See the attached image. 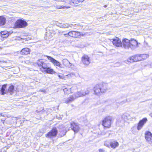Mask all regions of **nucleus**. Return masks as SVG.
Segmentation results:
<instances>
[{"mask_svg":"<svg viewBox=\"0 0 152 152\" xmlns=\"http://www.w3.org/2000/svg\"><path fill=\"white\" fill-rule=\"evenodd\" d=\"M70 127H71V129L73 130L75 133L77 132L80 129L78 124L74 122L69 123L66 126L62 125H60L59 126V135L60 137H62L64 135L66 134L67 130H69V129H67Z\"/></svg>","mask_w":152,"mask_h":152,"instance_id":"1","label":"nucleus"},{"mask_svg":"<svg viewBox=\"0 0 152 152\" xmlns=\"http://www.w3.org/2000/svg\"><path fill=\"white\" fill-rule=\"evenodd\" d=\"M107 89L106 84H97L94 88V94L99 95L101 93L105 92Z\"/></svg>","mask_w":152,"mask_h":152,"instance_id":"2","label":"nucleus"},{"mask_svg":"<svg viewBox=\"0 0 152 152\" xmlns=\"http://www.w3.org/2000/svg\"><path fill=\"white\" fill-rule=\"evenodd\" d=\"M84 96L83 94V90H81L77 92L75 94L71 96L69 98L65 99V102L66 103H69L73 101L77 98Z\"/></svg>","mask_w":152,"mask_h":152,"instance_id":"3","label":"nucleus"},{"mask_svg":"<svg viewBox=\"0 0 152 152\" xmlns=\"http://www.w3.org/2000/svg\"><path fill=\"white\" fill-rule=\"evenodd\" d=\"M28 25L27 23L23 19L17 20L15 24V28H24Z\"/></svg>","mask_w":152,"mask_h":152,"instance_id":"4","label":"nucleus"},{"mask_svg":"<svg viewBox=\"0 0 152 152\" xmlns=\"http://www.w3.org/2000/svg\"><path fill=\"white\" fill-rule=\"evenodd\" d=\"M113 118L111 116L105 117L102 121V125L105 127L109 128L110 127Z\"/></svg>","mask_w":152,"mask_h":152,"instance_id":"5","label":"nucleus"},{"mask_svg":"<svg viewBox=\"0 0 152 152\" xmlns=\"http://www.w3.org/2000/svg\"><path fill=\"white\" fill-rule=\"evenodd\" d=\"M58 133V130L56 128H53L47 134H46V137L52 138L56 136Z\"/></svg>","mask_w":152,"mask_h":152,"instance_id":"6","label":"nucleus"},{"mask_svg":"<svg viewBox=\"0 0 152 152\" xmlns=\"http://www.w3.org/2000/svg\"><path fill=\"white\" fill-rule=\"evenodd\" d=\"M147 121V119L146 118H144L140 120L138 123L137 126V129L139 131L141 130Z\"/></svg>","mask_w":152,"mask_h":152,"instance_id":"7","label":"nucleus"},{"mask_svg":"<svg viewBox=\"0 0 152 152\" xmlns=\"http://www.w3.org/2000/svg\"><path fill=\"white\" fill-rule=\"evenodd\" d=\"M130 41L127 39H124L122 40L121 46L125 49H129L130 48Z\"/></svg>","mask_w":152,"mask_h":152,"instance_id":"8","label":"nucleus"},{"mask_svg":"<svg viewBox=\"0 0 152 152\" xmlns=\"http://www.w3.org/2000/svg\"><path fill=\"white\" fill-rule=\"evenodd\" d=\"M46 57L48 59L52 62L54 66H57L60 68L61 64L58 61H57L55 59L52 57L51 56H47Z\"/></svg>","mask_w":152,"mask_h":152,"instance_id":"9","label":"nucleus"},{"mask_svg":"<svg viewBox=\"0 0 152 152\" xmlns=\"http://www.w3.org/2000/svg\"><path fill=\"white\" fill-rule=\"evenodd\" d=\"M152 134L149 131H146L145 134V138L150 143L152 142Z\"/></svg>","mask_w":152,"mask_h":152,"instance_id":"10","label":"nucleus"},{"mask_svg":"<svg viewBox=\"0 0 152 152\" xmlns=\"http://www.w3.org/2000/svg\"><path fill=\"white\" fill-rule=\"evenodd\" d=\"M112 40L113 44L117 47H120L121 46L122 42L119 39L118 37H116L114 39H111Z\"/></svg>","mask_w":152,"mask_h":152,"instance_id":"11","label":"nucleus"},{"mask_svg":"<svg viewBox=\"0 0 152 152\" xmlns=\"http://www.w3.org/2000/svg\"><path fill=\"white\" fill-rule=\"evenodd\" d=\"M138 43L137 41L134 39H131L130 41V48L131 49H134L138 47Z\"/></svg>","mask_w":152,"mask_h":152,"instance_id":"12","label":"nucleus"},{"mask_svg":"<svg viewBox=\"0 0 152 152\" xmlns=\"http://www.w3.org/2000/svg\"><path fill=\"white\" fill-rule=\"evenodd\" d=\"M80 35V33L78 31H71L69 32V36L72 37H77Z\"/></svg>","mask_w":152,"mask_h":152,"instance_id":"13","label":"nucleus"},{"mask_svg":"<svg viewBox=\"0 0 152 152\" xmlns=\"http://www.w3.org/2000/svg\"><path fill=\"white\" fill-rule=\"evenodd\" d=\"M82 61L85 65H88L90 63V59L88 56L86 55L83 56L82 58Z\"/></svg>","mask_w":152,"mask_h":152,"instance_id":"14","label":"nucleus"},{"mask_svg":"<svg viewBox=\"0 0 152 152\" xmlns=\"http://www.w3.org/2000/svg\"><path fill=\"white\" fill-rule=\"evenodd\" d=\"M63 64L69 68H72L73 65L68 60L64 59L62 60Z\"/></svg>","mask_w":152,"mask_h":152,"instance_id":"15","label":"nucleus"},{"mask_svg":"<svg viewBox=\"0 0 152 152\" xmlns=\"http://www.w3.org/2000/svg\"><path fill=\"white\" fill-rule=\"evenodd\" d=\"M30 50L28 48L23 49L21 51V54L22 55H27L30 53Z\"/></svg>","mask_w":152,"mask_h":152,"instance_id":"16","label":"nucleus"},{"mask_svg":"<svg viewBox=\"0 0 152 152\" xmlns=\"http://www.w3.org/2000/svg\"><path fill=\"white\" fill-rule=\"evenodd\" d=\"M110 144L111 147L113 149L115 148L116 147L118 146L119 145L118 142L116 141L111 142L110 143Z\"/></svg>","mask_w":152,"mask_h":152,"instance_id":"17","label":"nucleus"},{"mask_svg":"<svg viewBox=\"0 0 152 152\" xmlns=\"http://www.w3.org/2000/svg\"><path fill=\"white\" fill-rule=\"evenodd\" d=\"M44 71L47 73L50 74H53L56 73V72L54 71L53 69H51L49 67H48Z\"/></svg>","mask_w":152,"mask_h":152,"instance_id":"18","label":"nucleus"},{"mask_svg":"<svg viewBox=\"0 0 152 152\" xmlns=\"http://www.w3.org/2000/svg\"><path fill=\"white\" fill-rule=\"evenodd\" d=\"M57 9H65L66 8H69V7H66V4H64V5H58L56 4L54 6Z\"/></svg>","mask_w":152,"mask_h":152,"instance_id":"19","label":"nucleus"},{"mask_svg":"<svg viewBox=\"0 0 152 152\" xmlns=\"http://www.w3.org/2000/svg\"><path fill=\"white\" fill-rule=\"evenodd\" d=\"M5 18L2 16H0V26L4 25L5 23Z\"/></svg>","mask_w":152,"mask_h":152,"instance_id":"20","label":"nucleus"},{"mask_svg":"<svg viewBox=\"0 0 152 152\" xmlns=\"http://www.w3.org/2000/svg\"><path fill=\"white\" fill-rule=\"evenodd\" d=\"M134 62L141 61V58L140 55H136L134 56Z\"/></svg>","mask_w":152,"mask_h":152,"instance_id":"21","label":"nucleus"},{"mask_svg":"<svg viewBox=\"0 0 152 152\" xmlns=\"http://www.w3.org/2000/svg\"><path fill=\"white\" fill-rule=\"evenodd\" d=\"M140 55L141 58V61L142 60L145 59L149 57V55L148 54H142Z\"/></svg>","mask_w":152,"mask_h":152,"instance_id":"22","label":"nucleus"},{"mask_svg":"<svg viewBox=\"0 0 152 152\" xmlns=\"http://www.w3.org/2000/svg\"><path fill=\"white\" fill-rule=\"evenodd\" d=\"M122 118L123 119V120L121 121L122 123L124 121H126L130 119V118H129L126 115L123 114L122 116Z\"/></svg>","mask_w":152,"mask_h":152,"instance_id":"23","label":"nucleus"},{"mask_svg":"<svg viewBox=\"0 0 152 152\" xmlns=\"http://www.w3.org/2000/svg\"><path fill=\"white\" fill-rule=\"evenodd\" d=\"M44 62L43 60L40 59L37 61V63L38 66H42Z\"/></svg>","mask_w":152,"mask_h":152,"instance_id":"24","label":"nucleus"},{"mask_svg":"<svg viewBox=\"0 0 152 152\" xmlns=\"http://www.w3.org/2000/svg\"><path fill=\"white\" fill-rule=\"evenodd\" d=\"M63 90L64 93L66 94H69L71 92L70 88H65Z\"/></svg>","mask_w":152,"mask_h":152,"instance_id":"25","label":"nucleus"},{"mask_svg":"<svg viewBox=\"0 0 152 152\" xmlns=\"http://www.w3.org/2000/svg\"><path fill=\"white\" fill-rule=\"evenodd\" d=\"M72 26L71 28H72L73 29H80V26L78 24H72Z\"/></svg>","mask_w":152,"mask_h":152,"instance_id":"26","label":"nucleus"},{"mask_svg":"<svg viewBox=\"0 0 152 152\" xmlns=\"http://www.w3.org/2000/svg\"><path fill=\"white\" fill-rule=\"evenodd\" d=\"M63 24V28H69V27H72V24H69V23H65Z\"/></svg>","mask_w":152,"mask_h":152,"instance_id":"27","label":"nucleus"},{"mask_svg":"<svg viewBox=\"0 0 152 152\" xmlns=\"http://www.w3.org/2000/svg\"><path fill=\"white\" fill-rule=\"evenodd\" d=\"M74 4H78L83 2L84 0H71Z\"/></svg>","mask_w":152,"mask_h":152,"instance_id":"28","label":"nucleus"},{"mask_svg":"<svg viewBox=\"0 0 152 152\" xmlns=\"http://www.w3.org/2000/svg\"><path fill=\"white\" fill-rule=\"evenodd\" d=\"M6 87V85H3L1 89V91L2 92V94L3 95L5 93L4 92L5 91V89Z\"/></svg>","mask_w":152,"mask_h":152,"instance_id":"29","label":"nucleus"},{"mask_svg":"<svg viewBox=\"0 0 152 152\" xmlns=\"http://www.w3.org/2000/svg\"><path fill=\"white\" fill-rule=\"evenodd\" d=\"M1 34L2 35V37L3 38L7 37L8 36V34L7 33L6 31L1 32Z\"/></svg>","mask_w":152,"mask_h":152,"instance_id":"30","label":"nucleus"},{"mask_svg":"<svg viewBox=\"0 0 152 152\" xmlns=\"http://www.w3.org/2000/svg\"><path fill=\"white\" fill-rule=\"evenodd\" d=\"M14 86L13 85L10 86L8 89V91L10 92H12L14 90Z\"/></svg>","mask_w":152,"mask_h":152,"instance_id":"31","label":"nucleus"},{"mask_svg":"<svg viewBox=\"0 0 152 152\" xmlns=\"http://www.w3.org/2000/svg\"><path fill=\"white\" fill-rule=\"evenodd\" d=\"M127 61L130 63H132L134 62V56H132L128 58L127 59Z\"/></svg>","mask_w":152,"mask_h":152,"instance_id":"32","label":"nucleus"},{"mask_svg":"<svg viewBox=\"0 0 152 152\" xmlns=\"http://www.w3.org/2000/svg\"><path fill=\"white\" fill-rule=\"evenodd\" d=\"M90 90L89 88H88L85 91L83 90V94H84V96L88 94L90 92Z\"/></svg>","mask_w":152,"mask_h":152,"instance_id":"33","label":"nucleus"},{"mask_svg":"<svg viewBox=\"0 0 152 152\" xmlns=\"http://www.w3.org/2000/svg\"><path fill=\"white\" fill-rule=\"evenodd\" d=\"M42 68H43L44 69V71L45 69H46L47 68H48V66L47 64L46 63H45V62L43 63L42 65L41 66Z\"/></svg>","mask_w":152,"mask_h":152,"instance_id":"34","label":"nucleus"},{"mask_svg":"<svg viewBox=\"0 0 152 152\" xmlns=\"http://www.w3.org/2000/svg\"><path fill=\"white\" fill-rule=\"evenodd\" d=\"M75 75V74L73 72L69 73V74L65 75L68 77H70Z\"/></svg>","mask_w":152,"mask_h":152,"instance_id":"35","label":"nucleus"},{"mask_svg":"<svg viewBox=\"0 0 152 152\" xmlns=\"http://www.w3.org/2000/svg\"><path fill=\"white\" fill-rule=\"evenodd\" d=\"M58 76L59 78L61 79H63L64 78V76L62 75L58 74Z\"/></svg>","mask_w":152,"mask_h":152,"instance_id":"36","label":"nucleus"},{"mask_svg":"<svg viewBox=\"0 0 152 152\" xmlns=\"http://www.w3.org/2000/svg\"><path fill=\"white\" fill-rule=\"evenodd\" d=\"M57 26H58L61 28H63V24L61 23H60L59 25H57Z\"/></svg>","mask_w":152,"mask_h":152,"instance_id":"37","label":"nucleus"},{"mask_svg":"<svg viewBox=\"0 0 152 152\" xmlns=\"http://www.w3.org/2000/svg\"><path fill=\"white\" fill-rule=\"evenodd\" d=\"M99 152H104V151L103 149H99Z\"/></svg>","mask_w":152,"mask_h":152,"instance_id":"38","label":"nucleus"},{"mask_svg":"<svg viewBox=\"0 0 152 152\" xmlns=\"http://www.w3.org/2000/svg\"><path fill=\"white\" fill-rule=\"evenodd\" d=\"M64 36L65 37H68L69 36V32L67 34H64Z\"/></svg>","mask_w":152,"mask_h":152,"instance_id":"39","label":"nucleus"},{"mask_svg":"<svg viewBox=\"0 0 152 152\" xmlns=\"http://www.w3.org/2000/svg\"><path fill=\"white\" fill-rule=\"evenodd\" d=\"M54 1H64V0H53Z\"/></svg>","mask_w":152,"mask_h":152,"instance_id":"40","label":"nucleus"},{"mask_svg":"<svg viewBox=\"0 0 152 152\" xmlns=\"http://www.w3.org/2000/svg\"><path fill=\"white\" fill-rule=\"evenodd\" d=\"M136 129V126H134L132 128V131H133V130H134V129Z\"/></svg>","mask_w":152,"mask_h":152,"instance_id":"41","label":"nucleus"},{"mask_svg":"<svg viewBox=\"0 0 152 152\" xmlns=\"http://www.w3.org/2000/svg\"><path fill=\"white\" fill-rule=\"evenodd\" d=\"M104 145H105V146H107V147H109V145H107L106 144V143H104Z\"/></svg>","mask_w":152,"mask_h":152,"instance_id":"42","label":"nucleus"},{"mask_svg":"<svg viewBox=\"0 0 152 152\" xmlns=\"http://www.w3.org/2000/svg\"><path fill=\"white\" fill-rule=\"evenodd\" d=\"M40 91L41 92H45V90H40Z\"/></svg>","mask_w":152,"mask_h":152,"instance_id":"43","label":"nucleus"},{"mask_svg":"<svg viewBox=\"0 0 152 152\" xmlns=\"http://www.w3.org/2000/svg\"><path fill=\"white\" fill-rule=\"evenodd\" d=\"M81 34V35L80 36L82 35V36H84L85 35V34Z\"/></svg>","mask_w":152,"mask_h":152,"instance_id":"44","label":"nucleus"},{"mask_svg":"<svg viewBox=\"0 0 152 152\" xmlns=\"http://www.w3.org/2000/svg\"><path fill=\"white\" fill-rule=\"evenodd\" d=\"M150 115L152 117V113L150 114Z\"/></svg>","mask_w":152,"mask_h":152,"instance_id":"45","label":"nucleus"},{"mask_svg":"<svg viewBox=\"0 0 152 152\" xmlns=\"http://www.w3.org/2000/svg\"><path fill=\"white\" fill-rule=\"evenodd\" d=\"M117 124H119V122L118 121L117 122Z\"/></svg>","mask_w":152,"mask_h":152,"instance_id":"46","label":"nucleus"},{"mask_svg":"<svg viewBox=\"0 0 152 152\" xmlns=\"http://www.w3.org/2000/svg\"><path fill=\"white\" fill-rule=\"evenodd\" d=\"M126 101H127V100H125V102H126Z\"/></svg>","mask_w":152,"mask_h":152,"instance_id":"47","label":"nucleus"},{"mask_svg":"<svg viewBox=\"0 0 152 152\" xmlns=\"http://www.w3.org/2000/svg\"><path fill=\"white\" fill-rule=\"evenodd\" d=\"M1 113H0V115H1Z\"/></svg>","mask_w":152,"mask_h":152,"instance_id":"48","label":"nucleus"},{"mask_svg":"<svg viewBox=\"0 0 152 152\" xmlns=\"http://www.w3.org/2000/svg\"><path fill=\"white\" fill-rule=\"evenodd\" d=\"M1 62V61H0V62Z\"/></svg>","mask_w":152,"mask_h":152,"instance_id":"49","label":"nucleus"}]
</instances>
